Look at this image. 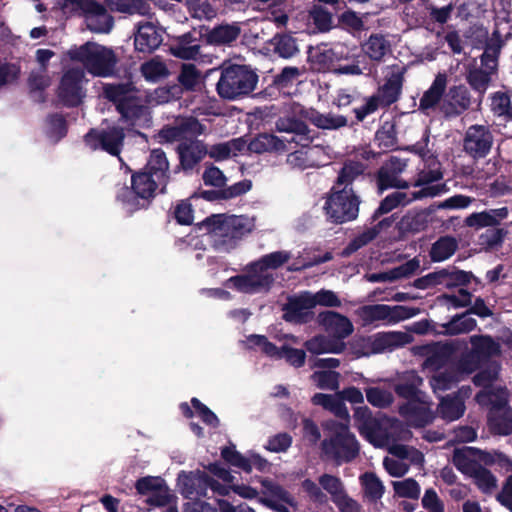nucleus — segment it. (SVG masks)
I'll use <instances>...</instances> for the list:
<instances>
[{"label": "nucleus", "instance_id": "nucleus-63", "mask_svg": "<svg viewBox=\"0 0 512 512\" xmlns=\"http://www.w3.org/2000/svg\"><path fill=\"white\" fill-rule=\"evenodd\" d=\"M446 269L448 276L446 278L445 287L447 289L466 286L470 283L471 279L474 278L472 272L459 270L455 266H449Z\"/></svg>", "mask_w": 512, "mask_h": 512}, {"label": "nucleus", "instance_id": "nucleus-16", "mask_svg": "<svg viewBox=\"0 0 512 512\" xmlns=\"http://www.w3.org/2000/svg\"><path fill=\"white\" fill-rule=\"evenodd\" d=\"M204 43L202 25L199 28L175 36L170 40L169 52L182 60H196L201 55V43Z\"/></svg>", "mask_w": 512, "mask_h": 512}, {"label": "nucleus", "instance_id": "nucleus-7", "mask_svg": "<svg viewBox=\"0 0 512 512\" xmlns=\"http://www.w3.org/2000/svg\"><path fill=\"white\" fill-rule=\"evenodd\" d=\"M125 139V132L122 127L111 126L108 128H91L84 135L83 141L92 151L101 149L112 156H117L121 162V167L128 172V165L120 157Z\"/></svg>", "mask_w": 512, "mask_h": 512}, {"label": "nucleus", "instance_id": "nucleus-39", "mask_svg": "<svg viewBox=\"0 0 512 512\" xmlns=\"http://www.w3.org/2000/svg\"><path fill=\"white\" fill-rule=\"evenodd\" d=\"M362 47L366 55L375 62L383 61L384 57L391 52L389 40L381 33L371 34Z\"/></svg>", "mask_w": 512, "mask_h": 512}, {"label": "nucleus", "instance_id": "nucleus-6", "mask_svg": "<svg viewBox=\"0 0 512 512\" xmlns=\"http://www.w3.org/2000/svg\"><path fill=\"white\" fill-rule=\"evenodd\" d=\"M245 273L230 277L226 285L244 294L269 292L275 282L273 274L253 261L244 268Z\"/></svg>", "mask_w": 512, "mask_h": 512}, {"label": "nucleus", "instance_id": "nucleus-28", "mask_svg": "<svg viewBox=\"0 0 512 512\" xmlns=\"http://www.w3.org/2000/svg\"><path fill=\"white\" fill-rule=\"evenodd\" d=\"M269 44L273 54L282 59H292L300 53L298 39L292 32L276 33Z\"/></svg>", "mask_w": 512, "mask_h": 512}, {"label": "nucleus", "instance_id": "nucleus-29", "mask_svg": "<svg viewBox=\"0 0 512 512\" xmlns=\"http://www.w3.org/2000/svg\"><path fill=\"white\" fill-rule=\"evenodd\" d=\"M446 86V75L439 73L428 90H426L420 98L418 107L419 111L428 115L429 110L435 109L445 93Z\"/></svg>", "mask_w": 512, "mask_h": 512}, {"label": "nucleus", "instance_id": "nucleus-34", "mask_svg": "<svg viewBox=\"0 0 512 512\" xmlns=\"http://www.w3.org/2000/svg\"><path fill=\"white\" fill-rule=\"evenodd\" d=\"M346 345L343 341L336 339L329 334L316 335L305 342V348L312 354L323 353H341L344 351Z\"/></svg>", "mask_w": 512, "mask_h": 512}, {"label": "nucleus", "instance_id": "nucleus-52", "mask_svg": "<svg viewBox=\"0 0 512 512\" xmlns=\"http://www.w3.org/2000/svg\"><path fill=\"white\" fill-rule=\"evenodd\" d=\"M376 183L378 190L383 192L390 188L405 189L408 183L399 178V175L388 171V168H379L376 173Z\"/></svg>", "mask_w": 512, "mask_h": 512}, {"label": "nucleus", "instance_id": "nucleus-8", "mask_svg": "<svg viewBox=\"0 0 512 512\" xmlns=\"http://www.w3.org/2000/svg\"><path fill=\"white\" fill-rule=\"evenodd\" d=\"M84 80L85 74L80 68H70L64 72L57 88V97L63 106L75 108L83 103L86 97Z\"/></svg>", "mask_w": 512, "mask_h": 512}, {"label": "nucleus", "instance_id": "nucleus-17", "mask_svg": "<svg viewBox=\"0 0 512 512\" xmlns=\"http://www.w3.org/2000/svg\"><path fill=\"white\" fill-rule=\"evenodd\" d=\"M314 307L315 302H312L309 291L289 296L287 302L282 306V319L287 323L306 324L313 318L311 309Z\"/></svg>", "mask_w": 512, "mask_h": 512}, {"label": "nucleus", "instance_id": "nucleus-11", "mask_svg": "<svg viewBox=\"0 0 512 512\" xmlns=\"http://www.w3.org/2000/svg\"><path fill=\"white\" fill-rule=\"evenodd\" d=\"M80 15L84 17L87 28L94 33H109L113 28L114 19L106 7L96 0H70Z\"/></svg>", "mask_w": 512, "mask_h": 512}, {"label": "nucleus", "instance_id": "nucleus-40", "mask_svg": "<svg viewBox=\"0 0 512 512\" xmlns=\"http://www.w3.org/2000/svg\"><path fill=\"white\" fill-rule=\"evenodd\" d=\"M311 401L314 405H320L324 409L335 414V416L345 420V422H349V413L341 397L324 393H316L313 395Z\"/></svg>", "mask_w": 512, "mask_h": 512}, {"label": "nucleus", "instance_id": "nucleus-33", "mask_svg": "<svg viewBox=\"0 0 512 512\" xmlns=\"http://www.w3.org/2000/svg\"><path fill=\"white\" fill-rule=\"evenodd\" d=\"M247 150L251 153H283L284 144L280 137L270 133H259L250 140Z\"/></svg>", "mask_w": 512, "mask_h": 512}, {"label": "nucleus", "instance_id": "nucleus-21", "mask_svg": "<svg viewBox=\"0 0 512 512\" xmlns=\"http://www.w3.org/2000/svg\"><path fill=\"white\" fill-rule=\"evenodd\" d=\"M318 323L324 328V330L330 336L343 341L353 332L352 322L348 317L335 312V311H324L318 315Z\"/></svg>", "mask_w": 512, "mask_h": 512}, {"label": "nucleus", "instance_id": "nucleus-45", "mask_svg": "<svg viewBox=\"0 0 512 512\" xmlns=\"http://www.w3.org/2000/svg\"><path fill=\"white\" fill-rule=\"evenodd\" d=\"M140 72L144 79L150 83L160 82L170 75L167 65L158 57L143 62L140 66Z\"/></svg>", "mask_w": 512, "mask_h": 512}, {"label": "nucleus", "instance_id": "nucleus-18", "mask_svg": "<svg viewBox=\"0 0 512 512\" xmlns=\"http://www.w3.org/2000/svg\"><path fill=\"white\" fill-rule=\"evenodd\" d=\"M178 485L185 499L205 498L208 494L210 476L199 469L194 471H181L178 474Z\"/></svg>", "mask_w": 512, "mask_h": 512}, {"label": "nucleus", "instance_id": "nucleus-56", "mask_svg": "<svg viewBox=\"0 0 512 512\" xmlns=\"http://www.w3.org/2000/svg\"><path fill=\"white\" fill-rule=\"evenodd\" d=\"M47 136L56 141L67 135L68 125L65 117L60 113H51L46 117Z\"/></svg>", "mask_w": 512, "mask_h": 512}, {"label": "nucleus", "instance_id": "nucleus-62", "mask_svg": "<svg viewBox=\"0 0 512 512\" xmlns=\"http://www.w3.org/2000/svg\"><path fill=\"white\" fill-rule=\"evenodd\" d=\"M377 236V231L373 227L364 230L362 233L358 234L348 243V245L343 249L342 255L350 256L354 252L358 251L360 248L369 244Z\"/></svg>", "mask_w": 512, "mask_h": 512}, {"label": "nucleus", "instance_id": "nucleus-46", "mask_svg": "<svg viewBox=\"0 0 512 512\" xmlns=\"http://www.w3.org/2000/svg\"><path fill=\"white\" fill-rule=\"evenodd\" d=\"M488 425L490 430L497 435L512 434V408L488 413Z\"/></svg>", "mask_w": 512, "mask_h": 512}, {"label": "nucleus", "instance_id": "nucleus-24", "mask_svg": "<svg viewBox=\"0 0 512 512\" xmlns=\"http://www.w3.org/2000/svg\"><path fill=\"white\" fill-rule=\"evenodd\" d=\"M509 215L508 207L488 209L481 212H474L467 216L464 220L466 227L479 230L486 227H498L501 222Z\"/></svg>", "mask_w": 512, "mask_h": 512}, {"label": "nucleus", "instance_id": "nucleus-59", "mask_svg": "<svg viewBox=\"0 0 512 512\" xmlns=\"http://www.w3.org/2000/svg\"><path fill=\"white\" fill-rule=\"evenodd\" d=\"M471 476L475 479L477 487L484 493L491 492L497 485L495 476L481 464L473 469Z\"/></svg>", "mask_w": 512, "mask_h": 512}, {"label": "nucleus", "instance_id": "nucleus-26", "mask_svg": "<svg viewBox=\"0 0 512 512\" xmlns=\"http://www.w3.org/2000/svg\"><path fill=\"white\" fill-rule=\"evenodd\" d=\"M162 42V35L150 22L138 25L134 34L135 50L142 53H152Z\"/></svg>", "mask_w": 512, "mask_h": 512}, {"label": "nucleus", "instance_id": "nucleus-36", "mask_svg": "<svg viewBox=\"0 0 512 512\" xmlns=\"http://www.w3.org/2000/svg\"><path fill=\"white\" fill-rule=\"evenodd\" d=\"M105 98L116 105L121 119L128 120V82L107 84L103 87Z\"/></svg>", "mask_w": 512, "mask_h": 512}, {"label": "nucleus", "instance_id": "nucleus-14", "mask_svg": "<svg viewBox=\"0 0 512 512\" xmlns=\"http://www.w3.org/2000/svg\"><path fill=\"white\" fill-rule=\"evenodd\" d=\"M441 191L440 185L428 186L418 191L412 192L410 195L405 192L396 191L387 195L381 200L378 208L373 212L370 221L376 222L384 214H388L399 206H405L414 200L422 199L424 197H434Z\"/></svg>", "mask_w": 512, "mask_h": 512}, {"label": "nucleus", "instance_id": "nucleus-58", "mask_svg": "<svg viewBox=\"0 0 512 512\" xmlns=\"http://www.w3.org/2000/svg\"><path fill=\"white\" fill-rule=\"evenodd\" d=\"M221 457L229 465L237 467L246 473L251 472L249 459L237 451L234 445L223 447L221 449Z\"/></svg>", "mask_w": 512, "mask_h": 512}, {"label": "nucleus", "instance_id": "nucleus-27", "mask_svg": "<svg viewBox=\"0 0 512 512\" xmlns=\"http://www.w3.org/2000/svg\"><path fill=\"white\" fill-rule=\"evenodd\" d=\"M404 76L402 71L392 72L385 80L384 84L379 87L378 93L374 95L379 99V103L383 107H389L400 98Z\"/></svg>", "mask_w": 512, "mask_h": 512}, {"label": "nucleus", "instance_id": "nucleus-30", "mask_svg": "<svg viewBox=\"0 0 512 512\" xmlns=\"http://www.w3.org/2000/svg\"><path fill=\"white\" fill-rule=\"evenodd\" d=\"M503 46L504 40L501 32L499 29H494L491 37L486 41L484 51L480 56L481 66L490 71L497 72L498 59Z\"/></svg>", "mask_w": 512, "mask_h": 512}, {"label": "nucleus", "instance_id": "nucleus-1", "mask_svg": "<svg viewBox=\"0 0 512 512\" xmlns=\"http://www.w3.org/2000/svg\"><path fill=\"white\" fill-rule=\"evenodd\" d=\"M367 169L368 165L359 160L343 162L325 198L323 210L328 222L340 225L357 219L361 199L354 184L367 179Z\"/></svg>", "mask_w": 512, "mask_h": 512}, {"label": "nucleus", "instance_id": "nucleus-19", "mask_svg": "<svg viewBox=\"0 0 512 512\" xmlns=\"http://www.w3.org/2000/svg\"><path fill=\"white\" fill-rule=\"evenodd\" d=\"M179 165L175 172L180 169L187 172L192 171L207 155L206 144L197 139H190L178 144L176 148Z\"/></svg>", "mask_w": 512, "mask_h": 512}, {"label": "nucleus", "instance_id": "nucleus-37", "mask_svg": "<svg viewBox=\"0 0 512 512\" xmlns=\"http://www.w3.org/2000/svg\"><path fill=\"white\" fill-rule=\"evenodd\" d=\"M475 399L480 405H490L489 412H499L511 408L504 388L481 390L476 394Z\"/></svg>", "mask_w": 512, "mask_h": 512}, {"label": "nucleus", "instance_id": "nucleus-57", "mask_svg": "<svg viewBox=\"0 0 512 512\" xmlns=\"http://www.w3.org/2000/svg\"><path fill=\"white\" fill-rule=\"evenodd\" d=\"M200 73L194 64H183L177 76L178 85L182 91H194L199 82Z\"/></svg>", "mask_w": 512, "mask_h": 512}, {"label": "nucleus", "instance_id": "nucleus-2", "mask_svg": "<svg viewBox=\"0 0 512 512\" xmlns=\"http://www.w3.org/2000/svg\"><path fill=\"white\" fill-rule=\"evenodd\" d=\"M325 438L320 444L322 457L340 466L353 462L360 454V443L349 422L329 419L322 422Z\"/></svg>", "mask_w": 512, "mask_h": 512}, {"label": "nucleus", "instance_id": "nucleus-5", "mask_svg": "<svg viewBox=\"0 0 512 512\" xmlns=\"http://www.w3.org/2000/svg\"><path fill=\"white\" fill-rule=\"evenodd\" d=\"M70 57L72 60L83 63L90 74L99 77L110 76L116 64L112 50L92 42H87L71 51Z\"/></svg>", "mask_w": 512, "mask_h": 512}, {"label": "nucleus", "instance_id": "nucleus-23", "mask_svg": "<svg viewBox=\"0 0 512 512\" xmlns=\"http://www.w3.org/2000/svg\"><path fill=\"white\" fill-rule=\"evenodd\" d=\"M471 107V94L464 84L453 85L447 93L443 111L447 117H457Z\"/></svg>", "mask_w": 512, "mask_h": 512}, {"label": "nucleus", "instance_id": "nucleus-61", "mask_svg": "<svg viewBox=\"0 0 512 512\" xmlns=\"http://www.w3.org/2000/svg\"><path fill=\"white\" fill-rule=\"evenodd\" d=\"M311 378L319 389H326L335 391L339 388L340 373L328 370V371H315Z\"/></svg>", "mask_w": 512, "mask_h": 512}, {"label": "nucleus", "instance_id": "nucleus-13", "mask_svg": "<svg viewBox=\"0 0 512 512\" xmlns=\"http://www.w3.org/2000/svg\"><path fill=\"white\" fill-rule=\"evenodd\" d=\"M493 134L486 125L474 124L467 128L463 138V151L472 159L485 158L491 151Z\"/></svg>", "mask_w": 512, "mask_h": 512}, {"label": "nucleus", "instance_id": "nucleus-55", "mask_svg": "<svg viewBox=\"0 0 512 512\" xmlns=\"http://www.w3.org/2000/svg\"><path fill=\"white\" fill-rule=\"evenodd\" d=\"M508 233L506 228H490L479 236V242L487 250L497 249L502 246Z\"/></svg>", "mask_w": 512, "mask_h": 512}, {"label": "nucleus", "instance_id": "nucleus-35", "mask_svg": "<svg viewBox=\"0 0 512 512\" xmlns=\"http://www.w3.org/2000/svg\"><path fill=\"white\" fill-rule=\"evenodd\" d=\"M493 74H496V72L490 71L482 66L474 67L467 71L466 81L477 94L479 103L482 102V99L490 86Z\"/></svg>", "mask_w": 512, "mask_h": 512}, {"label": "nucleus", "instance_id": "nucleus-41", "mask_svg": "<svg viewBox=\"0 0 512 512\" xmlns=\"http://www.w3.org/2000/svg\"><path fill=\"white\" fill-rule=\"evenodd\" d=\"M458 249L455 237L445 235L439 237L432 245L429 256L432 262H442L449 259Z\"/></svg>", "mask_w": 512, "mask_h": 512}, {"label": "nucleus", "instance_id": "nucleus-38", "mask_svg": "<svg viewBox=\"0 0 512 512\" xmlns=\"http://www.w3.org/2000/svg\"><path fill=\"white\" fill-rule=\"evenodd\" d=\"M146 504L153 507H166L163 512H179L178 511V497L168 487L166 481L160 485L151 495L145 500Z\"/></svg>", "mask_w": 512, "mask_h": 512}, {"label": "nucleus", "instance_id": "nucleus-15", "mask_svg": "<svg viewBox=\"0 0 512 512\" xmlns=\"http://www.w3.org/2000/svg\"><path fill=\"white\" fill-rule=\"evenodd\" d=\"M471 351L461 360V365L468 371L478 368L480 362L487 361L501 353V348L490 335H474L470 338Z\"/></svg>", "mask_w": 512, "mask_h": 512}, {"label": "nucleus", "instance_id": "nucleus-42", "mask_svg": "<svg viewBox=\"0 0 512 512\" xmlns=\"http://www.w3.org/2000/svg\"><path fill=\"white\" fill-rule=\"evenodd\" d=\"M428 225V214L424 211L408 212L397 223L399 233L415 234L424 231Z\"/></svg>", "mask_w": 512, "mask_h": 512}, {"label": "nucleus", "instance_id": "nucleus-3", "mask_svg": "<svg viewBox=\"0 0 512 512\" xmlns=\"http://www.w3.org/2000/svg\"><path fill=\"white\" fill-rule=\"evenodd\" d=\"M215 236L214 247L221 251H230L243 236L252 231L253 225L245 216L212 214L202 222Z\"/></svg>", "mask_w": 512, "mask_h": 512}, {"label": "nucleus", "instance_id": "nucleus-32", "mask_svg": "<svg viewBox=\"0 0 512 512\" xmlns=\"http://www.w3.org/2000/svg\"><path fill=\"white\" fill-rule=\"evenodd\" d=\"M301 115L314 126L323 130H336L347 125L345 116L332 113L322 114L313 108L302 110Z\"/></svg>", "mask_w": 512, "mask_h": 512}, {"label": "nucleus", "instance_id": "nucleus-25", "mask_svg": "<svg viewBox=\"0 0 512 512\" xmlns=\"http://www.w3.org/2000/svg\"><path fill=\"white\" fill-rule=\"evenodd\" d=\"M144 171L151 173L160 183V193H166L167 185L170 181V170L168 159L162 149H154L151 151Z\"/></svg>", "mask_w": 512, "mask_h": 512}, {"label": "nucleus", "instance_id": "nucleus-44", "mask_svg": "<svg viewBox=\"0 0 512 512\" xmlns=\"http://www.w3.org/2000/svg\"><path fill=\"white\" fill-rule=\"evenodd\" d=\"M491 111L505 122L512 121V90L496 91L491 95Z\"/></svg>", "mask_w": 512, "mask_h": 512}, {"label": "nucleus", "instance_id": "nucleus-9", "mask_svg": "<svg viewBox=\"0 0 512 512\" xmlns=\"http://www.w3.org/2000/svg\"><path fill=\"white\" fill-rule=\"evenodd\" d=\"M130 182V213L147 209L155 198L157 188H161L160 183L144 170L133 173Z\"/></svg>", "mask_w": 512, "mask_h": 512}, {"label": "nucleus", "instance_id": "nucleus-48", "mask_svg": "<svg viewBox=\"0 0 512 512\" xmlns=\"http://www.w3.org/2000/svg\"><path fill=\"white\" fill-rule=\"evenodd\" d=\"M375 142L382 151H391L397 147L396 124L385 121L375 133Z\"/></svg>", "mask_w": 512, "mask_h": 512}, {"label": "nucleus", "instance_id": "nucleus-22", "mask_svg": "<svg viewBox=\"0 0 512 512\" xmlns=\"http://www.w3.org/2000/svg\"><path fill=\"white\" fill-rule=\"evenodd\" d=\"M204 43L213 46L231 45L240 34L241 28L236 24H220L213 28L202 25Z\"/></svg>", "mask_w": 512, "mask_h": 512}, {"label": "nucleus", "instance_id": "nucleus-64", "mask_svg": "<svg viewBox=\"0 0 512 512\" xmlns=\"http://www.w3.org/2000/svg\"><path fill=\"white\" fill-rule=\"evenodd\" d=\"M291 255L288 251H275L263 255L256 262L267 271L268 269H277L289 261Z\"/></svg>", "mask_w": 512, "mask_h": 512}, {"label": "nucleus", "instance_id": "nucleus-47", "mask_svg": "<svg viewBox=\"0 0 512 512\" xmlns=\"http://www.w3.org/2000/svg\"><path fill=\"white\" fill-rule=\"evenodd\" d=\"M437 410L442 419L454 421L463 416L465 405L463 400L458 396H447L441 399Z\"/></svg>", "mask_w": 512, "mask_h": 512}, {"label": "nucleus", "instance_id": "nucleus-10", "mask_svg": "<svg viewBox=\"0 0 512 512\" xmlns=\"http://www.w3.org/2000/svg\"><path fill=\"white\" fill-rule=\"evenodd\" d=\"M275 126L278 132L288 135L280 138V140H283L284 152L288 150V144L292 143L301 148H308L319 134L316 130L310 129L304 121L296 117H281L276 121Z\"/></svg>", "mask_w": 512, "mask_h": 512}, {"label": "nucleus", "instance_id": "nucleus-53", "mask_svg": "<svg viewBox=\"0 0 512 512\" xmlns=\"http://www.w3.org/2000/svg\"><path fill=\"white\" fill-rule=\"evenodd\" d=\"M309 19L319 32H329L333 28V15L321 5H314L309 11Z\"/></svg>", "mask_w": 512, "mask_h": 512}, {"label": "nucleus", "instance_id": "nucleus-20", "mask_svg": "<svg viewBox=\"0 0 512 512\" xmlns=\"http://www.w3.org/2000/svg\"><path fill=\"white\" fill-rule=\"evenodd\" d=\"M399 414L414 428H424L435 419L429 404L422 399L400 405Z\"/></svg>", "mask_w": 512, "mask_h": 512}, {"label": "nucleus", "instance_id": "nucleus-49", "mask_svg": "<svg viewBox=\"0 0 512 512\" xmlns=\"http://www.w3.org/2000/svg\"><path fill=\"white\" fill-rule=\"evenodd\" d=\"M316 148H302L300 150H296L287 155L286 162L292 168H296L299 170H305L307 168H313L318 166L315 159L313 158V154L316 151Z\"/></svg>", "mask_w": 512, "mask_h": 512}, {"label": "nucleus", "instance_id": "nucleus-12", "mask_svg": "<svg viewBox=\"0 0 512 512\" xmlns=\"http://www.w3.org/2000/svg\"><path fill=\"white\" fill-rule=\"evenodd\" d=\"M344 46H336L327 51H316L309 55L310 62L319 71L330 70L337 75H361L362 69L356 64H341Z\"/></svg>", "mask_w": 512, "mask_h": 512}, {"label": "nucleus", "instance_id": "nucleus-54", "mask_svg": "<svg viewBox=\"0 0 512 512\" xmlns=\"http://www.w3.org/2000/svg\"><path fill=\"white\" fill-rule=\"evenodd\" d=\"M366 497L371 501H377L384 494V486L381 480L373 472H365L360 477Z\"/></svg>", "mask_w": 512, "mask_h": 512}, {"label": "nucleus", "instance_id": "nucleus-43", "mask_svg": "<svg viewBox=\"0 0 512 512\" xmlns=\"http://www.w3.org/2000/svg\"><path fill=\"white\" fill-rule=\"evenodd\" d=\"M407 335L403 332L377 333L372 341V350L374 353L392 351L406 343Z\"/></svg>", "mask_w": 512, "mask_h": 512}, {"label": "nucleus", "instance_id": "nucleus-31", "mask_svg": "<svg viewBox=\"0 0 512 512\" xmlns=\"http://www.w3.org/2000/svg\"><path fill=\"white\" fill-rule=\"evenodd\" d=\"M477 326V321L469 317L465 311L454 315L450 321L439 325L440 330H435L436 335L456 336L473 331Z\"/></svg>", "mask_w": 512, "mask_h": 512}, {"label": "nucleus", "instance_id": "nucleus-51", "mask_svg": "<svg viewBox=\"0 0 512 512\" xmlns=\"http://www.w3.org/2000/svg\"><path fill=\"white\" fill-rule=\"evenodd\" d=\"M185 141L205 133L206 126L193 116L180 117L175 120Z\"/></svg>", "mask_w": 512, "mask_h": 512}, {"label": "nucleus", "instance_id": "nucleus-50", "mask_svg": "<svg viewBox=\"0 0 512 512\" xmlns=\"http://www.w3.org/2000/svg\"><path fill=\"white\" fill-rule=\"evenodd\" d=\"M478 448L464 447L463 449H455L453 453V464L463 473H472L477 467L478 462L474 461L471 456H476Z\"/></svg>", "mask_w": 512, "mask_h": 512}, {"label": "nucleus", "instance_id": "nucleus-60", "mask_svg": "<svg viewBox=\"0 0 512 512\" xmlns=\"http://www.w3.org/2000/svg\"><path fill=\"white\" fill-rule=\"evenodd\" d=\"M367 401L374 407L387 408L394 400L391 392L380 387H369L365 390Z\"/></svg>", "mask_w": 512, "mask_h": 512}, {"label": "nucleus", "instance_id": "nucleus-4", "mask_svg": "<svg viewBox=\"0 0 512 512\" xmlns=\"http://www.w3.org/2000/svg\"><path fill=\"white\" fill-rule=\"evenodd\" d=\"M258 82V75L246 65L230 64L221 70L216 84L222 99L237 100L251 94Z\"/></svg>", "mask_w": 512, "mask_h": 512}]
</instances>
